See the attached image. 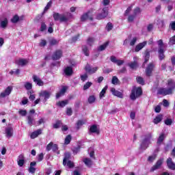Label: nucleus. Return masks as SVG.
Listing matches in <instances>:
<instances>
[{
    "label": "nucleus",
    "instance_id": "3c124183",
    "mask_svg": "<svg viewBox=\"0 0 175 175\" xmlns=\"http://www.w3.org/2000/svg\"><path fill=\"white\" fill-rule=\"evenodd\" d=\"M24 87L26 90H32V83L26 82L24 85Z\"/></svg>",
    "mask_w": 175,
    "mask_h": 175
},
{
    "label": "nucleus",
    "instance_id": "a878e982",
    "mask_svg": "<svg viewBox=\"0 0 175 175\" xmlns=\"http://www.w3.org/2000/svg\"><path fill=\"white\" fill-rule=\"evenodd\" d=\"M5 134L6 137H8V139H10V137L13 136V127L5 128Z\"/></svg>",
    "mask_w": 175,
    "mask_h": 175
},
{
    "label": "nucleus",
    "instance_id": "13d9d810",
    "mask_svg": "<svg viewBox=\"0 0 175 175\" xmlns=\"http://www.w3.org/2000/svg\"><path fill=\"white\" fill-rule=\"evenodd\" d=\"M169 44L170 46H173V44H175V36L170 38Z\"/></svg>",
    "mask_w": 175,
    "mask_h": 175
},
{
    "label": "nucleus",
    "instance_id": "680f3d73",
    "mask_svg": "<svg viewBox=\"0 0 175 175\" xmlns=\"http://www.w3.org/2000/svg\"><path fill=\"white\" fill-rule=\"evenodd\" d=\"M18 113L20 114V116H22L23 117H25V116H27V110L20 109L18 111Z\"/></svg>",
    "mask_w": 175,
    "mask_h": 175
},
{
    "label": "nucleus",
    "instance_id": "9b49d317",
    "mask_svg": "<svg viewBox=\"0 0 175 175\" xmlns=\"http://www.w3.org/2000/svg\"><path fill=\"white\" fill-rule=\"evenodd\" d=\"M91 13L90 11H88L81 16V21L84 23V21H87V20H90V21H94V18L92 16H90V14Z\"/></svg>",
    "mask_w": 175,
    "mask_h": 175
},
{
    "label": "nucleus",
    "instance_id": "ea45409f",
    "mask_svg": "<svg viewBox=\"0 0 175 175\" xmlns=\"http://www.w3.org/2000/svg\"><path fill=\"white\" fill-rule=\"evenodd\" d=\"M113 28V23H111V22H109L105 27V29L107 31V32H110V31H111Z\"/></svg>",
    "mask_w": 175,
    "mask_h": 175
},
{
    "label": "nucleus",
    "instance_id": "6ab92c4d",
    "mask_svg": "<svg viewBox=\"0 0 175 175\" xmlns=\"http://www.w3.org/2000/svg\"><path fill=\"white\" fill-rule=\"evenodd\" d=\"M89 132H90V133H96V135H100V131L98 129L96 124L92 125L89 129Z\"/></svg>",
    "mask_w": 175,
    "mask_h": 175
},
{
    "label": "nucleus",
    "instance_id": "4d7b16f0",
    "mask_svg": "<svg viewBox=\"0 0 175 175\" xmlns=\"http://www.w3.org/2000/svg\"><path fill=\"white\" fill-rule=\"evenodd\" d=\"M53 5V1H50L49 2L47 3L46 5L44 8V12H47L49 9H50V7Z\"/></svg>",
    "mask_w": 175,
    "mask_h": 175
},
{
    "label": "nucleus",
    "instance_id": "f8f14e48",
    "mask_svg": "<svg viewBox=\"0 0 175 175\" xmlns=\"http://www.w3.org/2000/svg\"><path fill=\"white\" fill-rule=\"evenodd\" d=\"M158 95H163V96H166V95H172L169 89H166L165 88H160L157 91Z\"/></svg>",
    "mask_w": 175,
    "mask_h": 175
},
{
    "label": "nucleus",
    "instance_id": "ddd939ff",
    "mask_svg": "<svg viewBox=\"0 0 175 175\" xmlns=\"http://www.w3.org/2000/svg\"><path fill=\"white\" fill-rule=\"evenodd\" d=\"M13 90V87L8 86L4 92L0 94V98H5L6 96L10 95L12 93V90Z\"/></svg>",
    "mask_w": 175,
    "mask_h": 175
},
{
    "label": "nucleus",
    "instance_id": "bb28decb",
    "mask_svg": "<svg viewBox=\"0 0 175 175\" xmlns=\"http://www.w3.org/2000/svg\"><path fill=\"white\" fill-rule=\"evenodd\" d=\"M39 135H42V129H40L31 133L30 137L31 139H36Z\"/></svg>",
    "mask_w": 175,
    "mask_h": 175
},
{
    "label": "nucleus",
    "instance_id": "f257e3e1",
    "mask_svg": "<svg viewBox=\"0 0 175 175\" xmlns=\"http://www.w3.org/2000/svg\"><path fill=\"white\" fill-rule=\"evenodd\" d=\"M142 95H143V89H142V87L136 88V86H135L131 90L130 98L131 100H136V99H137V98H140Z\"/></svg>",
    "mask_w": 175,
    "mask_h": 175
},
{
    "label": "nucleus",
    "instance_id": "58836bf2",
    "mask_svg": "<svg viewBox=\"0 0 175 175\" xmlns=\"http://www.w3.org/2000/svg\"><path fill=\"white\" fill-rule=\"evenodd\" d=\"M61 125H62V121L58 120L56 121L55 124H53V128L55 129H58V128H59Z\"/></svg>",
    "mask_w": 175,
    "mask_h": 175
},
{
    "label": "nucleus",
    "instance_id": "c85d7f7f",
    "mask_svg": "<svg viewBox=\"0 0 175 175\" xmlns=\"http://www.w3.org/2000/svg\"><path fill=\"white\" fill-rule=\"evenodd\" d=\"M163 118V115H162V114H159V115L155 117V118H154V120H153L154 124L157 125V124H159V122H161L162 121Z\"/></svg>",
    "mask_w": 175,
    "mask_h": 175
},
{
    "label": "nucleus",
    "instance_id": "a18cd8bd",
    "mask_svg": "<svg viewBox=\"0 0 175 175\" xmlns=\"http://www.w3.org/2000/svg\"><path fill=\"white\" fill-rule=\"evenodd\" d=\"M91 85H92V82L88 81V82L83 85V90H84V91H87V90H88V88H90V87H91Z\"/></svg>",
    "mask_w": 175,
    "mask_h": 175
},
{
    "label": "nucleus",
    "instance_id": "b1692460",
    "mask_svg": "<svg viewBox=\"0 0 175 175\" xmlns=\"http://www.w3.org/2000/svg\"><path fill=\"white\" fill-rule=\"evenodd\" d=\"M149 60H150V51H148V49H146L144 53V62L142 64V66H145L146 64H147V62H148Z\"/></svg>",
    "mask_w": 175,
    "mask_h": 175
},
{
    "label": "nucleus",
    "instance_id": "4468645a",
    "mask_svg": "<svg viewBox=\"0 0 175 175\" xmlns=\"http://www.w3.org/2000/svg\"><path fill=\"white\" fill-rule=\"evenodd\" d=\"M66 91H68V86H62L59 92L56 94V99H59L61 96H64L66 94Z\"/></svg>",
    "mask_w": 175,
    "mask_h": 175
},
{
    "label": "nucleus",
    "instance_id": "6e6552de",
    "mask_svg": "<svg viewBox=\"0 0 175 175\" xmlns=\"http://www.w3.org/2000/svg\"><path fill=\"white\" fill-rule=\"evenodd\" d=\"M163 163V159H159L156 163L150 168V172L152 173L155 172V170H158V169H161V166Z\"/></svg>",
    "mask_w": 175,
    "mask_h": 175
},
{
    "label": "nucleus",
    "instance_id": "aec40b11",
    "mask_svg": "<svg viewBox=\"0 0 175 175\" xmlns=\"http://www.w3.org/2000/svg\"><path fill=\"white\" fill-rule=\"evenodd\" d=\"M85 70L86 73H88V75H94L98 70V68L96 67H91V66H85Z\"/></svg>",
    "mask_w": 175,
    "mask_h": 175
},
{
    "label": "nucleus",
    "instance_id": "c9c22d12",
    "mask_svg": "<svg viewBox=\"0 0 175 175\" xmlns=\"http://www.w3.org/2000/svg\"><path fill=\"white\" fill-rule=\"evenodd\" d=\"M107 46H109V41L100 45L98 49V51H103L104 50H106V47H107Z\"/></svg>",
    "mask_w": 175,
    "mask_h": 175
},
{
    "label": "nucleus",
    "instance_id": "c03bdc74",
    "mask_svg": "<svg viewBox=\"0 0 175 175\" xmlns=\"http://www.w3.org/2000/svg\"><path fill=\"white\" fill-rule=\"evenodd\" d=\"M61 14H59V13L58 12H55L53 13V18L55 20V21H58L61 19Z\"/></svg>",
    "mask_w": 175,
    "mask_h": 175
},
{
    "label": "nucleus",
    "instance_id": "1a4fd4ad",
    "mask_svg": "<svg viewBox=\"0 0 175 175\" xmlns=\"http://www.w3.org/2000/svg\"><path fill=\"white\" fill-rule=\"evenodd\" d=\"M46 151H53V152H57L58 151V145L55 144L53 142H51L46 148Z\"/></svg>",
    "mask_w": 175,
    "mask_h": 175
},
{
    "label": "nucleus",
    "instance_id": "0e129e2a",
    "mask_svg": "<svg viewBox=\"0 0 175 175\" xmlns=\"http://www.w3.org/2000/svg\"><path fill=\"white\" fill-rule=\"evenodd\" d=\"M10 75H20V69H16L15 70H11Z\"/></svg>",
    "mask_w": 175,
    "mask_h": 175
},
{
    "label": "nucleus",
    "instance_id": "a211bd4d",
    "mask_svg": "<svg viewBox=\"0 0 175 175\" xmlns=\"http://www.w3.org/2000/svg\"><path fill=\"white\" fill-rule=\"evenodd\" d=\"M111 92L113 94V95H114V96H117L118 98H120L122 99L124 98V94L122 92L116 90L114 88L111 89Z\"/></svg>",
    "mask_w": 175,
    "mask_h": 175
},
{
    "label": "nucleus",
    "instance_id": "423d86ee",
    "mask_svg": "<svg viewBox=\"0 0 175 175\" xmlns=\"http://www.w3.org/2000/svg\"><path fill=\"white\" fill-rule=\"evenodd\" d=\"M40 98H43V103H46L47 102L48 99H50V96H51V93L50 92H48L47 90H42L39 94Z\"/></svg>",
    "mask_w": 175,
    "mask_h": 175
},
{
    "label": "nucleus",
    "instance_id": "c756f323",
    "mask_svg": "<svg viewBox=\"0 0 175 175\" xmlns=\"http://www.w3.org/2000/svg\"><path fill=\"white\" fill-rule=\"evenodd\" d=\"M29 61L27 59H20L18 61H16L17 65L25 66V65H27L28 64Z\"/></svg>",
    "mask_w": 175,
    "mask_h": 175
},
{
    "label": "nucleus",
    "instance_id": "6e6d98bb",
    "mask_svg": "<svg viewBox=\"0 0 175 175\" xmlns=\"http://www.w3.org/2000/svg\"><path fill=\"white\" fill-rule=\"evenodd\" d=\"M66 116H72V114H73V110H72L70 107H68L66 109Z\"/></svg>",
    "mask_w": 175,
    "mask_h": 175
},
{
    "label": "nucleus",
    "instance_id": "338daca9",
    "mask_svg": "<svg viewBox=\"0 0 175 175\" xmlns=\"http://www.w3.org/2000/svg\"><path fill=\"white\" fill-rule=\"evenodd\" d=\"M131 11H132V7L130 6L124 12V16H128V14H129V13H131Z\"/></svg>",
    "mask_w": 175,
    "mask_h": 175
},
{
    "label": "nucleus",
    "instance_id": "7c9ffc66",
    "mask_svg": "<svg viewBox=\"0 0 175 175\" xmlns=\"http://www.w3.org/2000/svg\"><path fill=\"white\" fill-rule=\"evenodd\" d=\"M83 163L88 167H92L93 162L91 159L85 158L83 159Z\"/></svg>",
    "mask_w": 175,
    "mask_h": 175
},
{
    "label": "nucleus",
    "instance_id": "4be33fe9",
    "mask_svg": "<svg viewBox=\"0 0 175 175\" xmlns=\"http://www.w3.org/2000/svg\"><path fill=\"white\" fill-rule=\"evenodd\" d=\"M27 124H28V125H29V126H32L33 125H35V124H36V121L35 120V118H33V116H32V115L27 116Z\"/></svg>",
    "mask_w": 175,
    "mask_h": 175
},
{
    "label": "nucleus",
    "instance_id": "69168bd1",
    "mask_svg": "<svg viewBox=\"0 0 175 175\" xmlns=\"http://www.w3.org/2000/svg\"><path fill=\"white\" fill-rule=\"evenodd\" d=\"M88 79V75L87 74H84L81 75V81H85Z\"/></svg>",
    "mask_w": 175,
    "mask_h": 175
},
{
    "label": "nucleus",
    "instance_id": "39448f33",
    "mask_svg": "<svg viewBox=\"0 0 175 175\" xmlns=\"http://www.w3.org/2000/svg\"><path fill=\"white\" fill-rule=\"evenodd\" d=\"M107 16H109V7H105L103 8L101 12L96 14V19L105 20Z\"/></svg>",
    "mask_w": 175,
    "mask_h": 175
},
{
    "label": "nucleus",
    "instance_id": "f3484780",
    "mask_svg": "<svg viewBox=\"0 0 175 175\" xmlns=\"http://www.w3.org/2000/svg\"><path fill=\"white\" fill-rule=\"evenodd\" d=\"M146 45H147V41H144L143 42L139 43L138 44L136 45L135 48V51L136 53H139V51H140V50H142V49H144V47H146Z\"/></svg>",
    "mask_w": 175,
    "mask_h": 175
},
{
    "label": "nucleus",
    "instance_id": "cd10ccee",
    "mask_svg": "<svg viewBox=\"0 0 175 175\" xmlns=\"http://www.w3.org/2000/svg\"><path fill=\"white\" fill-rule=\"evenodd\" d=\"M66 105H69V100H61L57 103V106L59 107H65Z\"/></svg>",
    "mask_w": 175,
    "mask_h": 175
},
{
    "label": "nucleus",
    "instance_id": "a19ab883",
    "mask_svg": "<svg viewBox=\"0 0 175 175\" xmlns=\"http://www.w3.org/2000/svg\"><path fill=\"white\" fill-rule=\"evenodd\" d=\"M107 90V86H105L100 92L99 97L100 99L105 96V94H106V91Z\"/></svg>",
    "mask_w": 175,
    "mask_h": 175
},
{
    "label": "nucleus",
    "instance_id": "393cba45",
    "mask_svg": "<svg viewBox=\"0 0 175 175\" xmlns=\"http://www.w3.org/2000/svg\"><path fill=\"white\" fill-rule=\"evenodd\" d=\"M23 21L24 20V17L23 16H18V15L15 14L12 18H11V23H12L13 24H17V22L19 21Z\"/></svg>",
    "mask_w": 175,
    "mask_h": 175
},
{
    "label": "nucleus",
    "instance_id": "864d4df0",
    "mask_svg": "<svg viewBox=\"0 0 175 175\" xmlns=\"http://www.w3.org/2000/svg\"><path fill=\"white\" fill-rule=\"evenodd\" d=\"M96 100V98H95V96H90L88 98V102L89 103L92 104L94 103Z\"/></svg>",
    "mask_w": 175,
    "mask_h": 175
},
{
    "label": "nucleus",
    "instance_id": "bf43d9fd",
    "mask_svg": "<svg viewBox=\"0 0 175 175\" xmlns=\"http://www.w3.org/2000/svg\"><path fill=\"white\" fill-rule=\"evenodd\" d=\"M68 20H69L66 16H65L64 15H62L60 16V23H65L66 21H68Z\"/></svg>",
    "mask_w": 175,
    "mask_h": 175
},
{
    "label": "nucleus",
    "instance_id": "5701e85b",
    "mask_svg": "<svg viewBox=\"0 0 175 175\" xmlns=\"http://www.w3.org/2000/svg\"><path fill=\"white\" fill-rule=\"evenodd\" d=\"M33 80L34 83H36L37 85H39V87L44 85V82H43V81L36 75H33Z\"/></svg>",
    "mask_w": 175,
    "mask_h": 175
},
{
    "label": "nucleus",
    "instance_id": "8fccbe9b",
    "mask_svg": "<svg viewBox=\"0 0 175 175\" xmlns=\"http://www.w3.org/2000/svg\"><path fill=\"white\" fill-rule=\"evenodd\" d=\"M135 18H136V16H135L133 14H131L128 17V21L129 23H133Z\"/></svg>",
    "mask_w": 175,
    "mask_h": 175
},
{
    "label": "nucleus",
    "instance_id": "72a5a7b5",
    "mask_svg": "<svg viewBox=\"0 0 175 175\" xmlns=\"http://www.w3.org/2000/svg\"><path fill=\"white\" fill-rule=\"evenodd\" d=\"M9 24V21L8 20V18H5L3 21H1L0 23L1 28H6L8 27V25Z\"/></svg>",
    "mask_w": 175,
    "mask_h": 175
},
{
    "label": "nucleus",
    "instance_id": "20e7f679",
    "mask_svg": "<svg viewBox=\"0 0 175 175\" xmlns=\"http://www.w3.org/2000/svg\"><path fill=\"white\" fill-rule=\"evenodd\" d=\"M70 159V154L65 153L64 158L63 159V165H64V166H66V165H67V166L70 169H72V167H75V163L72 162V161L69 160Z\"/></svg>",
    "mask_w": 175,
    "mask_h": 175
},
{
    "label": "nucleus",
    "instance_id": "4c0bfd02",
    "mask_svg": "<svg viewBox=\"0 0 175 175\" xmlns=\"http://www.w3.org/2000/svg\"><path fill=\"white\" fill-rule=\"evenodd\" d=\"M136 81L138 84H140L141 85H144V84H146V83L144 82V79H143V77H137L136 78Z\"/></svg>",
    "mask_w": 175,
    "mask_h": 175
},
{
    "label": "nucleus",
    "instance_id": "412c9836",
    "mask_svg": "<svg viewBox=\"0 0 175 175\" xmlns=\"http://www.w3.org/2000/svg\"><path fill=\"white\" fill-rule=\"evenodd\" d=\"M64 72L66 76L70 77L73 75V68L72 66H67L64 68Z\"/></svg>",
    "mask_w": 175,
    "mask_h": 175
},
{
    "label": "nucleus",
    "instance_id": "2eb2a0df",
    "mask_svg": "<svg viewBox=\"0 0 175 175\" xmlns=\"http://www.w3.org/2000/svg\"><path fill=\"white\" fill-rule=\"evenodd\" d=\"M110 61H111L113 64H116L118 66H121V65H123L124 62V60L118 59L114 55H111L110 57Z\"/></svg>",
    "mask_w": 175,
    "mask_h": 175
},
{
    "label": "nucleus",
    "instance_id": "5fc2aeb1",
    "mask_svg": "<svg viewBox=\"0 0 175 175\" xmlns=\"http://www.w3.org/2000/svg\"><path fill=\"white\" fill-rule=\"evenodd\" d=\"M87 42H88V44L89 46H92V43H94V42H95V38L90 37L88 38Z\"/></svg>",
    "mask_w": 175,
    "mask_h": 175
},
{
    "label": "nucleus",
    "instance_id": "79ce46f5",
    "mask_svg": "<svg viewBox=\"0 0 175 175\" xmlns=\"http://www.w3.org/2000/svg\"><path fill=\"white\" fill-rule=\"evenodd\" d=\"M58 43H59V41L55 40V38H52L49 40L50 46H55L56 44H58Z\"/></svg>",
    "mask_w": 175,
    "mask_h": 175
},
{
    "label": "nucleus",
    "instance_id": "0eeeda50",
    "mask_svg": "<svg viewBox=\"0 0 175 175\" xmlns=\"http://www.w3.org/2000/svg\"><path fill=\"white\" fill-rule=\"evenodd\" d=\"M63 54L64 53L62 52V50L57 49L52 55V59L53 61H58V59H61V58H62Z\"/></svg>",
    "mask_w": 175,
    "mask_h": 175
},
{
    "label": "nucleus",
    "instance_id": "603ef678",
    "mask_svg": "<svg viewBox=\"0 0 175 175\" xmlns=\"http://www.w3.org/2000/svg\"><path fill=\"white\" fill-rule=\"evenodd\" d=\"M164 124L165 125H167L169 126H170V125H172V124H173V120L170 118H167L165 121H164Z\"/></svg>",
    "mask_w": 175,
    "mask_h": 175
},
{
    "label": "nucleus",
    "instance_id": "37998d69",
    "mask_svg": "<svg viewBox=\"0 0 175 175\" xmlns=\"http://www.w3.org/2000/svg\"><path fill=\"white\" fill-rule=\"evenodd\" d=\"M142 13V10L139 7H136L133 10V14L135 16V17L137 16V14H140Z\"/></svg>",
    "mask_w": 175,
    "mask_h": 175
},
{
    "label": "nucleus",
    "instance_id": "9d476101",
    "mask_svg": "<svg viewBox=\"0 0 175 175\" xmlns=\"http://www.w3.org/2000/svg\"><path fill=\"white\" fill-rule=\"evenodd\" d=\"M167 85L168 87V91H170L172 94H173V91L175 90V82L174 79H169L167 81Z\"/></svg>",
    "mask_w": 175,
    "mask_h": 175
},
{
    "label": "nucleus",
    "instance_id": "de8ad7c7",
    "mask_svg": "<svg viewBox=\"0 0 175 175\" xmlns=\"http://www.w3.org/2000/svg\"><path fill=\"white\" fill-rule=\"evenodd\" d=\"M84 125V121L79 120L77 122V129H80Z\"/></svg>",
    "mask_w": 175,
    "mask_h": 175
},
{
    "label": "nucleus",
    "instance_id": "09e8293b",
    "mask_svg": "<svg viewBox=\"0 0 175 175\" xmlns=\"http://www.w3.org/2000/svg\"><path fill=\"white\" fill-rule=\"evenodd\" d=\"M155 159H157V154H153V155L149 156L148 157V162H154V161H155Z\"/></svg>",
    "mask_w": 175,
    "mask_h": 175
},
{
    "label": "nucleus",
    "instance_id": "7ed1b4c3",
    "mask_svg": "<svg viewBox=\"0 0 175 175\" xmlns=\"http://www.w3.org/2000/svg\"><path fill=\"white\" fill-rule=\"evenodd\" d=\"M157 44L159 46L158 49V54H159V59L160 61H163V59H165V50L163 49V40H159L157 41Z\"/></svg>",
    "mask_w": 175,
    "mask_h": 175
},
{
    "label": "nucleus",
    "instance_id": "052dcab7",
    "mask_svg": "<svg viewBox=\"0 0 175 175\" xmlns=\"http://www.w3.org/2000/svg\"><path fill=\"white\" fill-rule=\"evenodd\" d=\"M38 162H42L44 158V154L43 153H40L38 155Z\"/></svg>",
    "mask_w": 175,
    "mask_h": 175
},
{
    "label": "nucleus",
    "instance_id": "2f4dec72",
    "mask_svg": "<svg viewBox=\"0 0 175 175\" xmlns=\"http://www.w3.org/2000/svg\"><path fill=\"white\" fill-rule=\"evenodd\" d=\"M82 51L86 57H90V50H88V46L86 45L82 46Z\"/></svg>",
    "mask_w": 175,
    "mask_h": 175
},
{
    "label": "nucleus",
    "instance_id": "473e14b6",
    "mask_svg": "<svg viewBox=\"0 0 175 175\" xmlns=\"http://www.w3.org/2000/svg\"><path fill=\"white\" fill-rule=\"evenodd\" d=\"M154 70V67L152 66H148L146 69V75L148 77L151 76L152 71Z\"/></svg>",
    "mask_w": 175,
    "mask_h": 175
},
{
    "label": "nucleus",
    "instance_id": "e433bc0d",
    "mask_svg": "<svg viewBox=\"0 0 175 175\" xmlns=\"http://www.w3.org/2000/svg\"><path fill=\"white\" fill-rule=\"evenodd\" d=\"M70 142H72V135H68L64 139V144H70Z\"/></svg>",
    "mask_w": 175,
    "mask_h": 175
},
{
    "label": "nucleus",
    "instance_id": "774afa93",
    "mask_svg": "<svg viewBox=\"0 0 175 175\" xmlns=\"http://www.w3.org/2000/svg\"><path fill=\"white\" fill-rule=\"evenodd\" d=\"M170 27H171V29H172V31H175V21H172L170 24Z\"/></svg>",
    "mask_w": 175,
    "mask_h": 175
},
{
    "label": "nucleus",
    "instance_id": "49530a36",
    "mask_svg": "<svg viewBox=\"0 0 175 175\" xmlns=\"http://www.w3.org/2000/svg\"><path fill=\"white\" fill-rule=\"evenodd\" d=\"M46 29H47V25H46V23L44 22H42L40 31L41 32H44V31H46Z\"/></svg>",
    "mask_w": 175,
    "mask_h": 175
},
{
    "label": "nucleus",
    "instance_id": "e2e57ef3",
    "mask_svg": "<svg viewBox=\"0 0 175 175\" xmlns=\"http://www.w3.org/2000/svg\"><path fill=\"white\" fill-rule=\"evenodd\" d=\"M112 84H118V78L117 77L114 76L112 77V81H111Z\"/></svg>",
    "mask_w": 175,
    "mask_h": 175
},
{
    "label": "nucleus",
    "instance_id": "dca6fc26",
    "mask_svg": "<svg viewBox=\"0 0 175 175\" xmlns=\"http://www.w3.org/2000/svg\"><path fill=\"white\" fill-rule=\"evenodd\" d=\"M166 163L168 169H170V170H175V163L173 162V159L171 157L167 159Z\"/></svg>",
    "mask_w": 175,
    "mask_h": 175
},
{
    "label": "nucleus",
    "instance_id": "f704fd0d",
    "mask_svg": "<svg viewBox=\"0 0 175 175\" xmlns=\"http://www.w3.org/2000/svg\"><path fill=\"white\" fill-rule=\"evenodd\" d=\"M165 133H162L157 139V144H161L163 140H165Z\"/></svg>",
    "mask_w": 175,
    "mask_h": 175
},
{
    "label": "nucleus",
    "instance_id": "f03ea898",
    "mask_svg": "<svg viewBox=\"0 0 175 175\" xmlns=\"http://www.w3.org/2000/svg\"><path fill=\"white\" fill-rule=\"evenodd\" d=\"M152 137V135L150 133L145 135L144 139L142 140L140 144L141 150H147V148H148V146L151 144V142H150V140H151Z\"/></svg>",
    "mask_w": 175,
    "mask_h": 175
}]
</instances>
